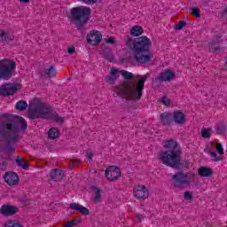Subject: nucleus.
<instances>
[{
	"instance_id": "nucleus-1",
	"label": "nucleus",
	"mask_w": 227,
	"mask_h": 227,
	"mask_svg": "<svg viewBox=\"0 0 227 227\" xmlns=\"http://www.w3.org/2000/svg\"><path fill=\"white\" fill-rule=\"evenodd\" d=\"M119 74H121L126 81L134 79V77H137L138 80H131L124 85L117 87L115 90L117 97H121L126 100H132L134 102L141 100L143 90H145V82H146L148 76L146 74L143 76L138 74L136 76L134 74L126 70H121Z\"/></svg>"
},
{
	"instance_id": "nucleus-2",
	"label": "nucleus",
	"mask_w": 227,
	"mask_h": 227,
	"mask_svg": "<svg viewBox=\"0 0 227 227\" xmlns=\"http://www.w3.org/2000/svg\"><path fill=\"white\" fill-rule=\"evenodd\" d=\"M126 46L133 52V58L137 63L145 65L153 59L152 53V41L146 36H140L134 41L130 35L124 37Z\"/></svg>"
},
{
	"instance_id": "nucleus-3",
	"label": "nucleus",
	"mask_w": 227,
	"mask_h": 227,
	"mask_svg": "<svg viewBox=\"0 0 227 227\" xmlns=\"http://www.w3.org/2000/svg\"><path fill=\"white\" fill-rule=\"evenodd\" d=\"M28 118H30V120H36V118L50 120L52 118L57 123H63V121H65V119L60 117L59 114L51 113V106L43 103L38 98L30 102L28 106Z\"/></svg>"
},
{
	"instance_id": "nucleus-4",
	"label": "nucleus",
	"mask_w": 227,
	"mask_h": 227,
	"mask_svg": "<svg viewBox=\"0 0 227 227\" xmlns=\"http://www.w3.org/2000/svg\"><path fill=\"white\" fill-rule=\"evenodd\" d=\"M163 146L169 151H164L160 153V160H161L162 164L169 166V168H176V166H180L182 151L176 149L178 143L174 140H167L163 142Z\"/></svg>"
},
{
	"instance_id": "nucleus-5",
	"label": "nucleus",
	"mask_w": 227,
	"mask_h": 227,
	"mask_svg": "<svg viewBox=\"0 0 227 227\" xmlns=\"http://www.w3.org/2000/svg\"><path fill=\"white\" fill-rule=\"evenodd\" d=\"M71 19L75 22L78 31H82L85 24H88L90 16L91 15V9L90 7H74L71 9Z\"/></svg>"
},
{
	"instance_id": "nucleus-6",
	"label": "nucleus",
	"mask_w": 227,
	"mask_h": 227,
	"mask_svg": "<svg viewBox=\"0 0 227 227\" xmlns=\"http://www.w3.org/2000/svg\"><path fill=\"white\" fill-rule=\"evenodd\" d=\"M171 178L174 187L184 189V187H188V185H191L192 182L196 180V174L194 172L184 173L183 171H177Z\"/></svg>"
},
{
	"instance_id": "nucleus-7",
	"label": "nucleus",
	"mask_w": 227,
	"mask_h": 227,
	"mask_svg": "<svg viewBox=\"0 0 227 227\" xmlns=\"http://www.w3.org/2000/svg\"><path fill=\"white\" fill-rule=\"evenodd\" d=\"M15 68H17V64L15 62L4 65L0 61V79H4V81H9V79H12V72H13Z\"/></svg>"
},
{
	"instance_id": "nucleus-8",
	"label": "nucleus",
	"mask_w": 227,
	"mask_h": 227,
	"mask_svg": "<svg viewBox=\"0 0 227 227\" xmlns=\"http://www.w3.org/2000/svg\"><path fill=\"white\" fill-rule=\"evenodd\" d=\"M17 93V85L13 83H5L0 86V95L2 97H10Z\"/></svg>"
},
{
	"instance_id": "nucleus-9",
	"label": "nucleus",
	"mask_w": 227,
	"mask_h": 227,
	"mask_svg": "<svg viewBox=\"0 0 227 227\" xmlns=\"http://www.w3.org/2000/svg\"><path fill=\"white\" fill-rule=\"evenodd\" d=\"M105 176L110 182H114V180H118L120 176H121V172L120 171V168L116 166H111L106 168L105 172Z\"/></svg>"
},
{
	"instance_id": "nucleus-10",
	"label": "nucleus",
	"mask_w": 227,
	"mask_h": 227,
	"mask_svg": "<svg viewBox=\"0 0 227 227\" xmlns=\"http://www.w3.org/2000/svg\"><path fill=\"white\" fill-rule=\"evenodd\" d=\"M87 42L90 45H98L102 42V34L98 30H92L87 35Z\"/></svg>"
},
{
	"instance_id": "nucleus-11",
	"label": "nucleus",
	"mask_w": 227,
	"mask_h": 227,
	"mask_svg": "<svg viewBox=\"0 0 227 227\" xmlns=\"http://www.w3.org/2000/svg\"><path fill=\"white\" fill-rule=\"evenodd\" d=\"M175 77H176L175 72L171 69H166L164 72L160 73L156 80L160 82H170V81H173Z\"/></svg>"
},
{
	"instance_id": "nucleus-12",
	"label": "nucleus",
	"mask_w": 227,
	"mask_h": 227,
	"mask_svg": "<svg viewBox=\"0 0 227 227\" xmlns=\"http://www.w3.org/2000/svg\"><path fill=\"white\" fill-rule=\"evenodd\" d=\"M19 212V207L12 205H3L0 208V214L5 217H10V215H15Z\"/></svg>"
},
{
	"instance_id": "nucleus-13",
	"label": "nucleus",
	"mask_w": 227,
	"mask_h": 227,
	"mask_svg": "<svg viewBox=\"0 0 227 227\" xmlns=\"http://www.w3.org/2000/svg\"><path fill=\"white\" fill-rule=\"evenodd\" d=\"M172 121H174L176 125H184L187 121L185 114L180 110L174 111L172 113Z\"/></svg>"
},
{
	"instance_id": "nucleus-14",
	"label": "nucleus",
	"mask_w": 227,
	"mask_h": 227,
	"mask_svg": "<svg viewBox=\"0 0 227 227\" xmlns=\"http://www.w3.org/2000/svg\"><path fill=\"white\" fill-rule=\"evenodd\" d=\"M133 194L137 200H146L150 193L148 192L146 186H137L133 190Z\"/></svg>"
},
{
	"instance_id": "nucleus-15",
	"label": "nucleus",
	"mask_w": 227,
	"mask_h": 227,
	"mask_svg": "<svg viewBox=\"0 0 227 227\" xmlns=\"http://www.w3.org/2000/svg\"><path fill=\"white\" fill-rule=\"evenodd\" d=\"M4 182L8 184V185H17L19 182H20V178L19 175L15 172H6L4 176Z\"/></svg>"
},
{
	"instance_id": "nucleus-16",
	"label": "nucleus",
	"mask_w": 227,
	"mask_h": 227,
	"mask_svg": "<svg viewBox=\"0 0 227 227\" xmlns=\"http://www.w3.org/2000/svg\"><path fill=\"white\" fill-rule=\"evenodd\" d=\"M220 43H223V39H221V36H213L212 41L208 43L209 51L219 52L221 51V48H219Z\"/></svg>"
},
{
	"instance_id": "nucleus-17",
	"label": "nucleus",
	"mask_w": 227,
	"mask_h": 227,
	"mask_svg": "<svg viewBox=\"0 0 227 227\" xmlns=\"http://www.w3.org/2000/svg\"><path fill=\"white\" fill-rule=\"evenodd\" d=\"M160 121L165 127H169L173 123V113L164 112L160 114Z\"/></svg>"
},
{
	"instance_id": "nucleus-18",
	"label": "nucleus",
	"mask_w": 227,
	"mask_h": 227,
	"mask_svg": "<svg viewBox=\"0 0 227 227\" xmlns=\"http://www.w3.org/2000/svg\"><path fill=\"white\" fill-rule=\"evenodd\" d=\"M118 77H120V70L116 67H111L110 75L106 78V81L108 84H114Z\"/></svg>"
},
{
	"instance_id": "nucleus-19",
	"label": "nucleus",
	"mask_w": 227,
	"mask_h": 227,
	"mask_svg": "<svg viewBox=\"0 0 227 227\" xmlns=\"http://www.w3.org/2000/svg\"><path fill=\"white\" fill-rule=\"evenodd\" d=\"M63 176H65V172L58 168L52 169L50 172V178L53 180V182H61Z\"/></svg>"
},
{
	"instance_id": "nucleus-20",
	"label": "nucleus",
	"mask_w": 227,
	"mask_h": 227,
	"mask_svg": "<svg viewBox=\"0 0 227 227\" xmlns=\"http://www.w3.org/2000/svg\"><path fill=\"white\" fill-rule=\"evenodd\" d=\"M69 208H71V210H76L77 212H81L82 215H90V209L84 207L81 204L73 202L69 205Z\"/></svg>"
},
{
	"instance_id": "nucleus-21",
	"label": "nucleus",
	"mask_w": 227,
	"mask_h": 227,
	"mask_svg": "<svg viewBox=\"0 0 227 227\" xmlns=\"http://www.w3.org/2000/svg\"><path fill=\"white\" fill-rule=\"evenodd\" d=\"M14 38L13 35L0 29V42L2 43H10V42H13Z\"/></svg>"
},
{
	"instance_id": "nucleus-22",
	"label": "nucleus",
	"mask_w": 227,
	"mask_h": 227,
	"mask_svg": "<svg viewBox=\"0 0 227 227\" xmlns=\"http://www.w3.org/2000/svg\"><path fill=\"white\" fill-rule=\"evenodd\" d=\"M198 175L202 178H209L214 175V170L208 167H200L198 169Z\"/></svg>"
},
{
	"instance_id": "nucleus-23",
	"label": "nucleus",
	"mask_w": 227,
	"mask_h": 227,
	"mask_svg": "<svg viewBox=\"0 0 227 227\" xmlns=\"http://www.w3.org/2000/svg\"><path fill=\"white\" fill-rule=\"evenodd\" d=\"M143 33H144L143 27L139 25L134 26L130 30V35L132 36H141Z\"/></svg>"
},
{
	"instance_id": "nucleus-24",
	"label": "nucleus",
	"mask_w": 227,
	"mask_h": 227,
	"mask_svg": "<svg viewBox=\"0 0 227 227\" xmlns=\"http://www.w3.org/2000/svg\"><path fill=\"white\" fill-rule=\"evenodd\" d=\"M48 137L50 139H58V137H59V130L56 128L50 129L48 131Z\"/></svg>"
},
{
	"instance_id": "nucleus-25",
	"label": "nucleus",
	"mask_w": 227,
	"mask_h": 227,
	"mask_svg": "<svg viewBox=\"0 0 227 227\" xmlns=\"http://www.w3.org/2000/svg\"><path fill=\"white\" fill-rule=\"evenodd\" d=\"M16 164L19 166V168H22V169H28L29 165L26 163L24 160L20 158V156H17L16 159Z\"/></svg>"
},
{
	"instance_id": "nucleus-26",
	"label": "nucleus",
	"mask_w": 227,
	"mask_h": 227,
	"mask_svg": "<svg viewBox=\"0 0 227 227\" xmlns=\"http://www.w3.org/2000/svg\"><path fill=\"white\" fill-rule=\"evenodd\" d=\"M4 227H22L20 222L18 220H7L4 223Z\"/></svg>"
},
{
	"instance_id": "nucleus-27",
	"label": "nucleus",
	"mask_w": 227,
	"mask_h": 227,
	"mask_svg": "<svg viewBox=\"0 0 227 227\" xmlns=\"http://www.w3.org/2000/svg\"><path fill=\"white\" fill-rule=\"evenodd\" d=\"M200 132L201 137H204V139H209L212 136V129L202 128Z\"/></svg>"
},
{
	"instance_id": "nucleus-28",
	"label": "nucleus",
	"mask_w": 227,
	"mask_h": 227,
	"mask_svg": "<svg viewBox=\"0 0 227 227\" xmlns=\"http://www.w3.org/2000/svg\"><path fill=\"white\" fill-rule=\"evenodd\" d=\"M16 109L18 111H26L27 109V102L24 100H20L16 103Z\"/></svg>"
},
{
	"instance_id": "nucleus-29",
	"label": "nucleus",
	"mask_w": 227,
	"mask_h": 227,
	"mask_svg": "<svg viewBox=\"0 0 227 227\" xmlns=\"http://www.w3.org/2000/svg\"><path fill=\"white\" fill-rule=\"evenodd\" d=\"M215 132L218 135L224 134V132H226V124H224V123L216 124Z\"/></svg>"
},
{
	"instance_id": "nucleus-30",
	"label": "nucleus",
	"mask_w": 227,
	"mask_h": 227,
	"mask_svg": "<svg viewBox=\"0 0 227 227\" xmlns=\"http://www.w3.org/2000/svg\"><path fill=\"white\" fill-rule=\"evenodd\" d=\"M186 26H187V21L179 20L177 24L175 25L174 29H176V31H180L184 29V27H185Z\"/></svg>"
},
{
	"instance_id": "nucleus-31",
	"label": "nucleus",
	"mask_w": 227,
	"mask_h": 227,
	"mask_svg": "<svg viewBox=\"0 0 227 227\" xmlns=\"http://www.w3.org/2000/svg\"><path fill=\"white\" fill-rule=\"evenodd\" d=\"M209 155L212 158V160L214 162H219V161L223 160V157L217 155V153L215 152L209 153Z\"/></svg>"
},
{
	"instance_id": "nucleus-32",
	"label": "nucleus",
	"mask_w": 227,
	"mask_h": 227,
	"mask_svg": "<svg viewBox=\"0 0 227 227\" xmlns=\"http://www.w3.org/2000/svg\"><path fill=\"white\" fill-rule=\"evenodd\" d=\"M45 74L48 77H56V69L54 67H50L49 69H46Z\"/></svg>"
},
{
	"instance_id": "nucleus-33",
	"label": "nucleus",
	"mask_w": 227,
	"mask_h": 227,
	"mask_svg": "<svg viewBox=\"0 0 227 227\" xmlns=\"http://www.w3.org/2000/svg\"><path fill=\"white\" fill-rule=\"evenodd\" d=\"M192 192H190V191H186L184 192V198L186 201H192L194 196L192 195Z\"/></svg>"
},
{
	"instance_id": "nucleus-34",
	"label": "nucleus",
	"mask_w": 227,
	"mask_h": 227,
	"mask_svg": "<svg viewBox=\"0 0 227 227\" xmlns=\"http://www.w3.org/2000/svg\"><path fill=\"white\" fill-rule=\"evenodd\" d=\"M100 198H102V195L100 194V189L99 188H96V192H95V203H100Z\"/></svg>"
},
{
	"instance_id": "nucleus-35",
	"label": "nucleus",
	"mask_w": 227,
	"mask_h": 227,
	"mask_svg": "<svg viewBox=\"0 0 227 227\" xmlns=\"http://www.w3.org/2000/svg\"><path fill=\"white\" fill-rule=\"evenodd\" d=\"M105 58L106 59H107V61H110V63H113V61H114V56H113V53L111 51H107L105 54Z\"/></svg>"
},
{
	"instance_id": "nucleus-36",
	"label": "nucleus",
	"mask_w": 227,
	"mask_h": 227,
	"mask_svg": "<svg viewBox=\"0 0 227 227\" xmlns=\"http://www.w3.org/2000/svg\"><path fill=\"white\" fill-rule=\"evenodd\" d=\"M216 151L220 155H224V149L223 148V145L221 143L216 144Z\"/></svg>"
},
{
	"instance_id": "nucleus-37",
	"label": "nucleus",
	"mask_w": 227,
	"mask_h": 227,
	"mask_svg": "<svg viewBox=\"0 0 227 227\" xmlns=\"http://www.w3.org/2000/svg\"><path fill=\"white\" fill-rule=\"evenodd\" d=\"M192 15H193V17H197L200 18L201 17V13H200V10H198V8H192Z\"/></svg>"
},
{
	"instance_id": "nucleus-38",
	"label": "nucleus",
	"mask_w": 227,
	"mask_h": 227,
	"mask_svg": "<svg viewBox=\"0 0 227 227\" xmlns=\"http://www.w3.org/2000/svg\"><path fill=\"white\" fill-rule=\"evenodd\" d=\"M77 223H79V220L74 219V220L67 222V223L64 227H73V226H75V224H77Z\"/></svg>"
},
{
	"instance_id": "nucleus-39",
	"label": "nucleus",
	"mask_w": 227,
	"mask_h": 227,
	"mask_svg": "<svg viewBox=\"0 0 227 227\" xmlns=\"http://www.w3.org/2000/svg\"><path fill=\"white\" fill-rule=\"evenodd\" d=\"M161 103H163L164 106H169L171 104V101L169 100V98L163 97L161 98Z\"/></svg>"
},
{
	"instance_id": "nucleus-40",
	"label": "nucleus",
	"mask_w": 227,
	"mask_h": 227,
	"mask_svg": "<svg viewBox=\"0 0 227 227\" xmlns=\"http://www.w3.org/2000/svg\"><path fill=\"white\" fill-rule=\"evenodd\" d=\"M6 161L2 160L0 161V171H6Z\"/></svg>"
},
{
	"instance_id": "nucleus-41",
	"label": "nucleus",
	"mask_w": 227,
	"mask_h": 227,
	"mask_svg": "<svg viewBox=\"0 0 227 227\" xmlns=\"http://www.w3.org/2000/svg\"><path fill=\"white\" fill-rule=\"evenodd\" d=\"M85 4H95L98 0H82Z\"/></svg>"
},
{
	"instance_id": "nucleus-42",
	"label": "nucleus",
	"mask_w": 227,
	"mask_h": 227,
	"mask_svg": "<svg viewBox=\"0 0 227 227\" xmlns=\"http://www.w3.org/2000/svg\"><path fill=\"white\" fill-rule=\"evenodd\" d=\"M6 146H7V149L9 150V152H11V153L15 152V150L17 148L15 145H10V143H8Z\"/></svg>"
},
{
	"instance_id": "nucleus-43",
	"label": "nucleus",
	"mask_w": 227,
	"mask_h": 227,
	"mask_svg": "<svg viewBox=\"0 0 227 227\" xmlns=\"http://www.w3.org/2000/svg\"><path fill=\"white\" fill-rule=\"evenodd\" d=\"M86 157H87V159H89L90 160H91V159H93V157H94L93 153H91V152H87V153H86Z\"/></svg>"
},
{
	"instance_id": "nucleus-44",
	"label": "nucleus",
	"mask_w": 227,
	"mask_h": 227,
	"mask_svg": "<svg viewBox=\"0 0 227 227\" xmlns=\"http://www.w3.org/2000/svg\"><path fill=\"white\" fill-rule=\"evenodd\" d=\"M4 152L0 151V155H2V159H4V160H10V154H8L7 156L4 157Z\"/></svg>"
},
{
	"instance_id": "nucleus-45",
	"label": "nucleus",
	"mask_w": 227,
	"mask_h": 227,
	"mask_svg": "<svg viewBox=\"0 0 227 227\" xmlns=\"http://www.w3.org/2000/svg\"><path fill=\"white\" fill-rule=\"evenodd\" d=\"M67 52H68V54H74V52H75V48L74 47H69L67 49Z\"/></svg>"
},
{
	"instance_id": "nucleus-46",
	"label": "nucleus",
	"mask_w": 227,
	"mask_h": 227,
	"mask_svg": "<svg viewBox=\"0 0 227 227\" xmlns=\"http://www.w3.org/2000/svg\"><path fill=\"white\" fill-rule=\"evenodd\" d=\"M107 43H114V38H113V37H109L108 39H107Z\"/></svg>"
},
{
	"instance_id": "nucleus-47",
	"label": "nucleus",
	"mask_w": 227,
	"mask_h": 227,
	"mask_svg": "<svg viewBox=\"0 0 227 227\" xmlns=\"http://www.w3.org/2000/svg\"><path fill=\"white\" fill-rule=\"evenodd\" d=\"M137 219L141 223L143 221V215H137Z\"/></svg>"
},
{
	"instance_id": "nucleus-48",
	"label": "nucleus",
	"mask_w": 227,
	"mask_h": 227,
	"mask_svg": "<svg viewBox=\"0 0 227 227\" xmlns=\"http://www.w3.org/2000/svg\"><path fill=\"white\" fill-rule=\"evenodd\" d=\"M30 0H20V3H29Z\"/></svg>"
},
{
	"instance_id": "nucleus-49",
	"label": "nucleus",
	"mask_w": 227,
	"mask_h": 227,
	"mask_svg": "<svg viewBox=\"0 0 227 227\" xmlns=\"http://www.w3.org/2000/svg\"><path fill=\"white\" fill-rule=\"evenodd\" d=\"M184 164H185V166H189V161L185 160Z\"/></svg>"
}]
</instances>
